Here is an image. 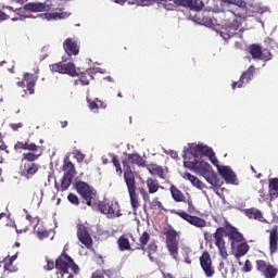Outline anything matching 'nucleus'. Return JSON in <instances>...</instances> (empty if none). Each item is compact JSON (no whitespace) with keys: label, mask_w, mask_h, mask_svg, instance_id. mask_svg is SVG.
I'll return each mask as SVG.
<instances>
[{"label":"nucleus","mask_w":278,"mask_h":278,"mask_svg":"<svg viewBox=\"0 0 278 278\" xmlns=\"http://www.w3.org/2000/svg\"><path fill=\"white\" fill-rule=\"evenodd\" d=\"M122 164L124 166V181L127 186L130 204L134 212H136L138 207H140V200L136 192V190H138L136 187V174H134V169H131V165L129 164L138 166L139 168H146L147 161L138 153H130L127 155V161H123Z\"/></svg>","instance_id":"obj_1"},{"label":"nucleus","mask_w":278,"mask_h":278,"mask_svg":"<svg viewBox=\"0 0 278 278\" xmlns=\"http://www.w3.org/2000/svg\"><path fill=\"white\" fill-rule=\"evenodd\" d=\"M224 233L226 238H229V240H231L232 244L233 242H244V236L240 231H238V228L231 226L228 220H225L224 227H218L215 230V232L213 233L215 247H217L220 257H223V260H227V257H229V254L227 253V245L225 239L223 238Z\"/></svg>","instance_id":"obj_2"},{"label":"nucleus","mask_w":278,"mask_h":278,"mask_svg":"<svg viewBox=\"0 0 278 278\" xmlns=\"http://www.w3.org/2000/svg\"><path fill=\"white\" fill-rule=\"evenodd\" d=\"M75 190L76 192H78L81 199L86 201V204L89 207H94V205H97V201H99V198L97 197V191H94L92 187H90V185L81 180L76 181Z\"/></svg>","instance_id":"obj_3"},{"label":"nucleus","mask_w":278,"mask_h":278,"mask_svg":"<svg viewBox=\"0 0 278 278\" xmlns=\"http://www.w3.org/2000/svg\"><path fill=\"white\" fill-rule=\"evenodd\" d=\"M149 240H151V235L148 231L142 232V235L139 238V243L135 249H131V243H129V239H127L125 236H121L117 240V244L119 248V251H147V244H149Z\"/></svg>","instance_id":"obj_4"},{"label":"nucleus","mask_w":278,"mask_h":278,"mask_svg":"<svg viewBox=\"0 0 278 278\" xmlns=\"http://www.w3.org/2000/svg\"><path fill=\"white\" fill-rule=\"evenodd\" d=\"M177 230L173 227L165 228V242L167 250L169 251V255H172L173 260L179 258V241L177 240Z\"/></svg>","instance_id":"obj_5"},{"label":"nucleus","mask_w":278,"mask_h":278,"mask_svg":"<svg viewBox=\"0 0 278 278\" xmlns=\"http://www.w3.org/2000/svg\"><path fill=\"white\" fill-rule=\"evenodd\" d=\"M98 210L101 214H105L108 218H119V216H123L121 204L115 200H103L99 202Z\"/></svg>","instance_id":"obj_6"},{"label":"nucleus","mask_w":278,"mask_h":278,"mask_svg":"<svg viewBox=\"0 0 278 278\" xmlns=\"http://www.w3.org/2000/svg\"><path fill=\"white\" fill-rule=\"evenodd\" d=\"M71 263H73V258L68 256L66 253H62L55 261V268L60 270L56 273L58 278H64V275H67V278H73V274L68 273L71 268Z\"/></svg>","instance_id":"obj_7"},{"label":"nucleus","mask_w":278,"mask_h":278,"mask_svg":"<svg viewBox=\"0 0 278 278\" xmlns=\"http://www.w3.org/2000/svg\"><path fill=\"white\" fill-rule=\"evenodd\" d=\"M52 73H60L61 75H70V77H77V67L72 62H59L49 66Z\"/></svg>","instance_id":"obj_8"},{"label":"nucleus","mask_w":278,"mask_h":278,"mask_svg":"<svg viewBox=\"0 0 278 278\" xmlns=\"http://www.w3.org/2000/svg\"><path fill=\"white\" fill-rule=\"evenodd\" d=\"M170 214H176V216H179L180 218H182V220H186L187 223H189V225H193V227H198L199 229L207 227V222H205V219L198 216H192L186 213V211L172 210Z\"/></svg>","instance_id":"obj_9"},{"label":"nucleus","mask_w":278,"mask_h":278,"mask_svg":"<svg viewBox=\"0 0 278 278\" xmlns=\"http://www.w3.org/2000/svg\"><path fill=\"white\" fill-rule=\"evenodd\" d=\"M199 260L205 277L212 278V276L216 274V269H214V265H212V256L210 255V252L204 251Z\"/></svg>","instance_id":"obj_10"},{"label":"nucleus","mask_w":278,"mask_h":278,"mask_svg":"<svg viewBox=\"0 0 278 278\" xmlns=\"http://www.w3.org/2000/svg\"><path fill=\"white\" fill-rule=\"evenodd\" d=\"M76 228L79 242H81L86 249H92V237H90L88 227H86L84 224H78Z\"/></svg>","instance_id":"obj_11"},{"label":"nucleus","mask_w":278,"mask_h":278,"mask_svg":"<svg viewBox=\"0 0 278 278\" xmlns=\"http://www.w3.org/2000/svg\"><path fill=\"white\" fill-rule=\"evenodd\" d=\"M26 12H49L51 5L47 2H28L23 7Z\"/></svg>","instance_id":"obj_12"},{"label":"nucleus","mask_w":278,"mask_h":278,"mask_svg":"<svg viewBox=\"0 0 278 278\" xmlns=\"http://www.w3.org/2000/svg\"><path fill=\"white\" fill-rule=\"evenodd\" d=\"M63 175L66 177H75L77 175V169L75 168V164L71 161V156H65L62 165Z\"/></svg>","instance_id":"obj_13"},{"label":"nucleus","mask_w":278,"mask_h":278,"mask_svg":"<svg viewBox=\"0 0 278 278\" xmlns=\"http://www.w3.org/2000/svg\"><path fill=\"white\" fill-rule=\"evenodd\" d=\"M218 173L226 184H236V173L229 166L218 167Z\"/></svg>","instance_id":"obj_14"},{"label":"nucleus","mask_w":278,"mask_h":278,"mask_svg":"<svg viewBox=\"0 0 278 278\" xmlns=\"http://www.w3.org/2000/svg\"><path fill=\"white\" fill-rule=\"evenodd\" d=\"M63 49L67 55H79V46L73 38H67L63 42Z\"/></svg>","instance_id":"obj_15"},{"label":"nucleus","mask_w":278,"mask_h":278,"mask_svg":"<svg viewBox=\"0 0 278 278\" xmlns=\"http://www.w3.org/2000/svg\"><path fill=\"white\" fill-rule=\"evenodd\" d=\"M269 232V250L270 253H277L278 250V227L274 226Z\"/></svg>","instance_id":"obj_16"},{"label":"nucleus","mask_w":278,"mask_h":278,"mask_svg":"<svg viewBox=\"0 0 278 278\" xmlns=\"http://www.w3.org/2000/svg\"><path fill=\"white\" fill-rule=\"evenodd\" d=\"M38 170H40V165L36 163H25L22 175L26 177V179H31V177H34Z\"/></svg>","instance_id":"obj_17"},{"label":"nucleus","mask_w":278,"mask_h":278,"mask_svg":"<svg viewBox=\"0 0 278 278\" xmlns=\"http://www.w3.org/2000/svg\"><path fill=\"white\" fill-rule=\"evenodd\" d=\"M24 81H26V88L29 94H34L36 88V81H38V74L26 73L24 75Z\"/></svg>","instance_id":"obj_18"},{"label":"nucleus","mask_w":278,"mask_h":278,"mask_svg":"<svg viewBox=\"0 0 278 278\" xmlns=\"http://www.w3.org/2000/svg\"><path fill=\"white\" fill-rule=\"evenodd\" d=\"M202 177H204L207 184L214 186L215 188L223 186L220 178H218V175L216 174V172H214V169L206 172V174L203 175Z\"/></svg>","instance_id":"obj_19"},{"label":"nucleus","mask_w":278,"mask_h":278,"mask_svg":"<svg viewBox=\"0 0 278 278\" xmlns=\"http://www.w3.org/2000/svg\"><path fill=\"white\" fill-rule=\"evenodd\" d=\"M15 151H33V153H36L38 151V146L34 142H29V139L27 141H17L14 146Z\"/></svg>","instance_id":"obj_20"},{"label":"nucleus","mask_w":278,"mask_h":278,"mask_svg":"<svg viewBox=\"0 0 278 278\" xmlns=\"http://www.w3.org/2000/svg\"><path fill=\"white\" fill-rule=\"evenodd\" d=\"M255 75V66L251 65L245 72L240 76L239 88H243L245 84H249Z\"/></svg>","instance_id":"obj_21"},{"label":"nucleus","mask_w":278,"mask_h":278,"mask_svg":"<svg viewBox=\"0 0 278 278\" xmlns=\"http://www.w3.org/2000/svg\"><path fill=\"white\" fill-rule=\"evenodd\" d=\"M244 214L247 217L253 220H258L260 223H266V219L264 218V215L262 214V211L257 208H247L244 211Z\"/></svg>","instance_id":"obj_22"},{"label":"nucleus","mask_w":278,"mask_h":278,"mask_svg":"<svg viewBox=\"0 0 278 278\" xmlns=\"http://www.w3.org/2000/svg\"><path fill=\"white\" fill-rule=\"evenodd\" d=\"M169 192H170L172 199L176 203H186V195H184V192H181V190H179L177 186L172 185L169 188Z\"/></svg>","instance_id":"obj_23"},{"label":"nucleus","mask_w":278,"mask_h":278,"mask_svg":"<svg viewBox=\"0 0 278 278\" xmlns=\"http://www.w3.org/2000/svg\"><path fill=\"white\" fill-rule=\"evenodd\" d=\"M73 184V177L71 176H64L61 179V186L55 182L54 187L58 190V192H66L68 188H71V185Z\"/></svg>","instance_id":"obj_24"},{"label":"nucleus","mask_w":278,"mask_h":278,"mask_svg":"<svg viewBox=\"0 0 278 278\" xmlns=\"http://www.w3.org/2000/svg\"><path fill=\"white\" fill-rule=\"evenodd\" d=\"M17 257H18V255L14 254V255H12L9 258L7 257L3 261H0V262H2V264L4 262V266H3L4 273L5 271H8V273H16V267L14 266V262H16Z\"/></svg>","instance_id":"obj_25"},{"label":"nucleus","mask_w":278,"mask_h":278,"mask_svg":"<svg viewBox=\"0 0 278 278\" xmlns=\"http://www.w3.org/2000/svg\"><path fill=\"white\" fill-rule=\"evenodd\" d=\"M147 170L150 173V175H155L156 177H160V179H166L163 166L150 164L147 166Z\"/></svg>","instance_id":"obj_26"},{"label":"nucleus","mask_w":278,"mask_h":278,"mask_svg":"<svg viewBox=\"0 0 278 278\" xmlns=\"http://www.w3.org/2000/svg\"><path fill=\"white\" fill-rule=\"evenodd\" d=\"M211 169H212V165H210V163L205 161H197L194 173H198L203 177V175L207 174L208 170Z\"/></svg>","instance_id":"obj_27"},{"label":"nucleus","mask_w":278,"mask_h":278,"mask_svg":"<svg viewBox=\"0 0 278 278\" xmlns=\"http://www.w3.org/2000/svg\"><path fill=\"white\" fill-rule=\"evenodd\" d=\"M146 184L149 194H155V192L162 188L160 181L155 178H148Z\"/></svg>","instance_id":"obj_28"},{"label":"nucleus","mask_w":278,"mask_h":278,"mask_svg":"<svg viewBox=\"0 0 278 278\" xmlns=\"http://www.w3.org/2000/svg\"><path fill=\"white\" fill-rule=\"evenodd\" d=\"M184 179H187V181H190L194 186V188H198L199 190H203V182L197 178V176L190 174V173H185L182 175Z\"/></svg>","instance_id":"obj_29"},{"label":"nucleus","mask_w":278,"mask_h":278,"mask_svg":"<svg viewBox=\"0 0 278 278\" xmlns=\"http://www.w3.org/2000/svg\"><path fill=\"white\" fill-rule=\"evenodd\" d=\"M70 16L71 13L68 12H54L45 14L47 21H61L62 18H68Z\"/></svg>","instance_id":"obj_30"},{"label":"nucleus","mask_w":278,"mask_h":278,"mask_svg":"<svg viewBox=\"0 0 278 278\" xmlns=\"http://www.w3.org/2000/svg\"><path fill=\"white\" fill-rule=\"evenodd\" d=\"M149 208L155 212H166V208L164 207V204L157 197L153 198L152 201L149 203Z\"/></svg>","instance_id":"obj_31"},{"label":"nucleus","mask_w":278,"mask_h":278,"mask_svg":"<svg viewBox=\"0 0 278 278\" xmlns=\"http://www.w3.org/2000/svg\"><path fill=\"white\" fill-rule=\"evenodd\" d=\"M249 53L252 56V60H261V58H262V46H260L257 43L250 45Z\"/></svg>","instance_id":"obj_32"},{"label":"nucleus","mask_w":278,"mask_h":278,"mask_svg":"<svg viewBox=\"0 0 278 278\" xmlns=\"http://www.w3.org/2000/svg\"><path fill=\"white\" fill-rule=\"evenodd\" d=\"M241 26H242V17L239 16V17L232 20V23H229L227 28L231 35L237 36L238 29H240Z\"/></svg>","instance_id":"obj_33"},{"label":"nucleus","mask_w":278,"mask_h":278,"mask_svg":"<svg viewBox=\"0 0 278 278\" xmlns=\"http://www.w3.org/2000/svg\"><path fill=\"white\" fill-rule=\"evenodd\" d=\"M251 249L250 245H248L247 242H243V243H239L237 245V251H236V254H235V257L237 260H240V257H244V255H247V253H249V250Z\"/></svg>","instance_id":"obj_34"},{"label":"nucleus","mask_w":278,"mask_h":278,"mask_svg":"<svg viewBox=\"0 0 278 278\" xmlns=\"http://www.w3.org/2000/svg\"><path fill=\"white\" fill-rule=\"evenodd\" d=\"M87 103L90 110H105L108 108L105 102L99 100V98H96L94 100L87 99Z\"/></svg>","instance_id":"obj_35"},{"label":"nucleus","mask_w":278,"mask_h":278,"mask_svg":"<svg viewBox=\"0 0 278 278\" xmlns=\"http://www.w3.org/2000/svg\"><path fill=\"white\" fill-rule=\"evenodd\" d=\"M109 157H111V162L115 167L117 175L121 177V175H123V167H121V161H118V156H116L114 153H109Z\"/></svg>","instance_id":"obj_36"},{"label":"nucleus","mask_w":278,"mask_h":278,"mask_svg":"<svg viewBox=\"0 0 278 278\" xmlns=\"http://www.w3.org/2000/svg\"><path fill=\"white\" fill-rule=\"evenodd\" d=\"M155 253H157V244L155 243V241H151L148 245V257L152 262H155V257H153Z\"/></svg>","instance_id":"obj_37"},{"label":"nucleus","mask_w":278,"mask_h":278,"mask_svg":"<svg viewBox=\"0 0 278 278\" xmlns=\"http://www.w3.org/2000/svg\"><path fill=\"white\" fill-rule=\"evenodd\" d=\"M265 278H276L277 277V268H275L271 264H268L266 269L263 271Z\"/></svg>","instance_id":"obj_38"},{"label":"nucleus","mask_w":278,"mask_h":278,"mask_svg":"<svg viewBox=\"0 0 278 278\" xmlns=\"http://www.w3.org/2000/svg\"><path fill=\"white\" fill-rule=\"evenodd\" d=\"M189 10H193L194 12H201L203 10V1L202 0H190Z\"/></svg>","instance_id":"obj_39"},{"label":"nucleus","mask_w":278,"mask_h":278,"mask_svg":"<svg viewBox=\"0 0 278 278\" xmlns=\"http://www.w3.org/2000/svg\"><path fill=\"white\" fill-rule=\"evenodd\" d=\"M139 1L142 5H151L156 0H139ZM160 1H163L166 10H173L175 8V5L166 3L167 1H173V0H160Z\"/></svg>","instance_id":"obj_40"},{"label":"nucleus","mask_w":278,"mask_h":278,"mask_svg":"<svg viewBox=\"0 0 278 278\" xmlns=\"http://www.w3.org/2000/svg\"><path fill=\"white\" fill-rule=\"evenodd\" d=\"M90 79H92V75H90V73H83L80 75L79 81L81 86H88L90 84Z\"/></svg>","instance_id":"obj_41"},{"label":"nucleus","mask_w":278,"mask_h":278,"mask_svg":"<svg viewBox=\"0 0 278 278\" xmlns=\"http://www.w3.org/2000/svg\"><path fill=\"white\" fill-rule=\"evenodd\" d=\"M26 162H29V164H34V162H36V160H38V155H36L35 153L31 152H27L23 154V159Z\"/></svg>","instance_id":"obj_42"},{"label":"nucleus","mask_w":278,"mask_h":278,"mask_svg":"<svg viewBox=\"0 0 278 278\" xmlns=\"http://www.w3.org/2000/svg\"><path fill=\"white\" fill-rule=\"evenodd\" d=\"M190 153L193 157H195V160L201 157V144L190 148Z\"/></svg>","instance_id":"obj_43"},{"label":"nucleus","mask_w":278,"mask_h":278,"mask_svg":"<svg viewBox=\"0 0 278 278\" xmlns=\"http://www.w3.org/2000/svg\"><path fill=\"white\" fill-rule=\"evenodd\" d=\"M201 155L210 157L211 155H214V150L207 146L201 144Z\"/></svg>","instance_id":"obj_44"},{"label":"nucleus","mask_w":278,"mask_h":278,"mask_svg":"<svg viewBox=\"0 0 278 278\" xmlns=\"http://www.w3.org/2000/svg\"><path fill=\"white\" fill-rule=\"evenodd\" d=\"M266 268H268V265H266V261L264 260L256 261V270H258V273H264Z\"/></svg>","instance_id":"obj_45"},{"label":"nucleus","mask_w":278,"mask_h":278,"mask_svg":"<svg viewBox=\"0 0 278 278\" xmlns=\"http://www.w3.org/2000/svg\"><path fill=\"white\" fill-rule=\"evenodd\" d=\"M73 155H74L75 160L78 162V164H81V162H84V160H86V154H83V152L79 150L74 151Z\"/></svg>","instance_id":"obj_46"},{"label":"nucleus","mask_w":278,"mask_h":278,"mask_svg":"<svg viewBox=\"0 0 278 278\" xmlns=\"http://www.w3.org/2000/svg\"><path fill=\"white\" fill-rule=\"evenodd\" d=\"M230 5H237V8H247V1L244 0H227Z\"/></svg>","instance_id":"obj_47"},{"label":"nucleus","mask_w":278,"mask_h":278,"mask_svg":"<svg viewBox=\"0 0 278 278\" xmlns=\"http://www.w3.org/2000/svg\"><path fill=\"white\" fill-rule=\"evenodd\" d=\"M37 237L39 238V240H45V238H49V230L47 229H40L38 228V230L36 231Z\"/></svg>","instance_id":"obj_48"},{"label":"nucleus","mask_w":278,"mask_h":278,"mask_svg":"<svg viewBox=\"0 0 278 278\" xmlns=\"http://www.w3.org/2000/svg\"><path fill=\"white\" fill-rule=\"evenodd\" d=\"M184 166H185V168H189V170H194L195 172L197 159H194L193 161H185Z\"/></svg>","instance_id":"obj_49"},{"label":"nucleus","mask_w":278,"mask_h":278,"mask_svg":"<svg viewBox=\"0 0 278 278\" xmlns=\"http://www.w3.org/2000/svg\"><path fill=\"white\" fill-rule=\"evenodd\" d=\"M67 201H70L72 205H79V198L75 193H70L67 195Z\"/></svg>","instance_id":"obj_50"},{"label":"nucleus","mask_w":278,"mask_h":278,"mask_svg":"<svg viewBox=\"0 0 278 278\" xmlns=\"http://www.w3.org/2000/svg\"><path fill=\"white\" fill-rule=\"evenodd\" d=\"M271 58H273V53H270V51L262 50V56L260 60H263L264 62H268L269 60H271Z\"/></svg>","instance_id":"obj_51"},{"label":"nucleus","mask_w":278,"mask_h":278,"mask_svg":"<svg viewBox=\"0 0 278 278\" xmlns=\"http://www.w3.org/2000/svg\"><path fill=\"white\" fill-rule=\"evenodd\" d=\"M138 192H139V194L142 197V200H143L144 202L149 201V199H150L149 192H147V190H146L144 188L139 187V188H138Z\"/></svg>","instance_id":"obj_52"},{"label":"nucleus","mask_w":278,"mask_h":278,"mask_svg":"<svg viewBox=\"0 0 278 278\" xmlns=\"http://www.w3.org/2000/svg\"><path fill=\"white\" fill-rule=\"evenodd\" d=\"M208 160L212 162V164H213L214 166H216L217 172H218V168H219V167H224L223 165H219V164H218V159L216 157V153H215V152H213V155L208 156Z\"/></svg>","instance_id":"obj_53"},{"label":"nucleus","mask_w":278,"mask_h":278,"mask_svg":"<svg viewBox=\"0 0 278 278\" xmlns=\"http://www.w3.org/2000/svg\"><path fill=\"white\" fill-rule=\"evenodd\" d=\"M269 189L278 192V178H273L271 180H269Z\"/></svg>","instance_id":"obj_54"},{"label":"nucleus","mask_w":278,"mask_h":278,"mask_svg":"<svg viewBox=\"0 0 278 278\" xmlns=\"http://www.w3.org/2000/svg\"><path fill=\"white\" fill-rule=\"evenodd\" d=\"M220 36L222 38H224V40H230L232 38V36H236V35H231V31L227 29L220 31Z\"/></svg>","instance_id":"obj_55"},{"label":"nucleus","mask_w":278,"mask_h":278,"mask_svg":"<svg viewBox=\"0 0 278 278\" xmlns=\"http://www.w3.org/2000/svg\"><path fill=\"white\" fill-rule=\"evenodd\" d=\"M47 265L43 267L45 270H53L55 268V263L53 261H50L49 257H46Z\"/></svg>","instance_id":"obj_56"},{"label":"nucleus","mask_w":278,"mask_h":278,"mask_svg":"<svg viewBox=\"0 0 278 278\" xmlns=\"http://www.w3.org/2000/svg\"><path fill=\"white\" fill-rule=\"evenodd\" d=\"M253 270V265L251 264V261L247 260L243 266L244 273H251Z\"/></svg>","instance_id":"obj_57"},{"label":"nucleus","mask_w":278,"mask_h":278,"mask_svg":"<svg viewBox=\"0 0 278 278\" xmlns=\"http://www.w3.org/2000/svg\"><path fill=\"white\" fill-rule=\"evenodd\" d=\"M70 268H72L74 275H79V266L75 264V261L72 258V263H70Z\"/></svg>","instance_id":"obj_58"},{"label":"nucleus","mask_w":278,"mask_h":278,"mask_svg":"<svg viewBox=\"0 0 278 278\" xmlns=\"http://www.w3.org/2000/svg\"><path fill=\"white\" fill-rule=\"evenodd\" d=\"M176 3H178V5H182V8H190V4L192 3V1H190V0H176Z\"/></svg>","instance_id":"obj_59"},{"label":"nucleus","mask_w":278,"mask_h":278,"mask_svg":"<svg viewBox=\"0 0 278 278\" xmlns=\"http://www.w3.org/2000/svg\"><path fill=\"white\" fill-rule=\"evenodd\" d=\"M187 203H188V212L190 214H194V212H197V208L194 207L192 200H188Z\"/></svg>","instance_id":"obj_60"},{"label":"nucleus","mask_w":278,"mask_h":278,"mask_svg":"<svg viewBox=\"0 0 278 278\" xmlns=\"http://www.w3.org/2000/svg\"><path fill=\"white\" fill-rule=\"evenodd\" d=\"M10 127L13 129V131H18V129L23 127V123L11 124Z\"/></svg>","instance_id":"obj_61"},{"label":"nucleus","mask_w":278,"mask_h":278,"mask_svg":"<svg viewBox=\"0 0 278 278\" xmlns=\"http://www.w3.org/2000/svg\"><path fill=\"white\" fill-rule=\"evenodd\" d=\"M9 16L3 11L0 10V23L3 21H8Z\"/></svg>","instance_id":"obj_62"},{"label":"nucleus","mask_w":278,"mask_h":278,"mask_svg":"<svg viewBox=\"0 0 278 278\" xmlns=\"http://www.w3.org/2000/svg\"><path fill=\"white\" fill-rule=\"evenodd\" d=\"M269 195H270V199H277L278 198V191L269 189Z\"/></svg>","instance_id":"obj_63"},{"label":"nucleus","mask_w":278,"mask_h":278,"mask_svg":"<svg viewBox=\"0 0 278 278\" xmlns=\"http://www.w3.org/2000/svg\"><path fill=\"white\" fill-rule=\"evenodd\" d=\"M91 278H105V276H103V274L94 273Z\"/></svg>","instance_id":"obj_64"}]
</instances>
